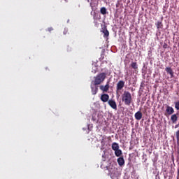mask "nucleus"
I'll return each mask as SVG.
<instances>
[{"label": "nucleus", "instance_id": "obj_19", "mask_svg": "<svg viewBox=\"0 0 179 179\" xmlns=\"http://www.w3.org/2000/svg\"><path fill=\"white\" fill-rule=\"evenodd\" d=\"M52 30H54V28H52V27L48 28V31H49L50 33H51V31H52Z\"/></svg>", "mask_w": 179, "mask_h": 179}, {"label": "nucleus", "instance_id": "obj_17", "mask_svg": "<svg viewBox=\"0 0 179 179\" xmlns=\"http://www.w3.org/2000/svg\"><path fill=\"white\" fill-rule=\"evenodd\" d=\"M100 12H101V15H106L107 9L106 8V7H102L100 10Z\"/></svg>", "mask_w": 179, "mask_h": 179}, {"label": "nucleus", "instance_id": "obj_8", "mask_svg": "<svg viewBox=\"0 0 179 179\" xmlns=\"http://www.w3.org/2000/svg\"><path fill=\"white\" fill-rule=\"evenodd\" d=\"M165 71L167 73H169L171 76V78L174 77V72L173 71V69H171V67H166L165 69Z\"/></svg>", "mask_w": 179, "mask_h": 179}, {"label": "nucleus", "instance_id": "obj_24", "mask_svg": "<svg viewBox=\"0 0 179 179\" xmlns=\"http://www.w3.org/2000/svg\"><path fill=\"white\" fill-rule=\"evenodd\" d=\"M66 1V2H68V1H66V0H65Z\"/></svg>", "mask_w": 179, "mask_h": 179}, {"label": "nucleus", "instance_id": "obj_12", "mask_svg": "<svg viewBox=\"0 0 179 179\" xmlns=\"http://www.w3.org/2000/svg\"><path fill=\"white\" fill-rule=\"evenodd\" d=\"M177 120H178V117H177L176 114H173L171 115V120L173 124H176V122H177Z\"/></svg>", "mask_w": 179, "mask_h": 179}, {"label": "nucleus", "instance_id": "obj_2", "mask_svg": "<svg viewBox=\"0 0 179 179\" xmlns=\"http://www.w3.org/2000/svg\"><path fill=\"white\" fill-rule=\"evenodd\" d=\"M106 78H107V74L106 73H100L96 76L94 77V86L101 85V83H103L104 80H106Z\"/></svg>", "mask_w": 179, "mask_h": 179}, {"label": "nucleus", "instance_id": "obj_14", "mask_svg": "<svg viewBox=\"0 0 179 179\" xmlns=\"http://www.w3.org/2000/svg\"><path fill=\"white\" fill-rule=\"evenodd\" d=\"M112 149L114 151L120 149V145L117 143H112Z\"/></svg>", "mask_w": 179, "mask_h": 179}, {"label": "nucleus", "instance_id": "obj_21", "mask_svg": "<svg viewBox=\"0 0 179 179\" xmlns=\"http://www.w3.org/2000/svg\"><path fill=\"white\" fill-rule=\"evenodd\" d=\"M167 47H168L167 43H164L163 48H167Z\"/></svg>", "mask_w": 179, "mask_h": 179}, {"label": "nucleus", "instance_id": "obj_22", "mask_svg": "<svg viewBox=\"0 0 179 179\" xmlns=\"http://www.w3.org/2000/svg\"><path fill=\"white\" fill-rule=\"evenodd\" d=\"M63 33H64V34H68V29H64Z\"/></svg>", "mask_w": 179, "mask_h": 179}, {"label": "nucleus", "instance_id": "obj_23", "mask_svg": "<svg viewBox=\"0 0 179 179\" xmlns=\"http://www.w3.org/2000/svg\"><path fill=\"white\" fill-rule=\"evenodd\" d=\"M178 177H179V169L178 170Z\"/></svg>", "mask_w": 179, "mask_h": 179}, {"label": "nucleus", "instance_id": "obj_9", "mask_svg": "<svg viewBox=\"0 0 179 179\" xmlns=\"http://www.w3.org/2000/svg\"><path fill=\"white\" fill-rule=\"evenodd\" d=\"M134 117L137 120V121H141V120H142V112H136L134 115Z\"/></svg>", "mask_w": 179, "mask_h": 179}, {"label": "nucleus", "instance_id": "obj_11", "mask_svg": "<svg viewBox=\"0 0 179 179\" xmlns=\"http://www.w3.org/2000/svg\"><path fill=\"white\" fill-rule=\"evenodd\" d=\"M91 89H92V94H97V92H99V88L97 87V86L93 87L91 86Z\"/></svg>", "mask_w": 179, "mask_h": 179}, {"label": "nucleus", "instance_id": "obj_4", "mask_svg": "<svg viewBox=\"0 0 179 179\" xmlns=\"http://www.w3.org/2000/svg\"><path fill=\"white\" fill-rule=\"evenodd\" d=\"M100 90L103 92V93H107L110 89V81H107L106 85H100L99 87Z\"/></svg>", "mask_w": 179, "mask_h": 179}, {"label": "nucleus", "instance_id": "obj_10", "mask_svg": "<svg viewBox=\"0 0 179 179\" xmlns=\"http://www.w3.org/2000/svg\"><path fill=\"white\" fill-rule=\"evenodd\" d=\"M117 163L119 166L122 167V166H124L125 164V160H124V157H120L117 159Z\"/></svg>", "mask_w": 179, "mask_h": 179}, {"label": "nucleus", "instance_id": "obj_5", "mask_svg": "<svg viewBox=\"0 0 179 179\" xmlns=\"http://www.w3.org/2000/svg\"><path fill=\"white\" fill-rule=\"evenodd\" d=\"M171 114H174V108L171 106H166L165 115H171Z\"/></svg>", "mask_w": 179, "mask_h": 179}, {"label": "nucleus", "instance_id": "obj_13", "mask_svg": "<svg viewBox=\"0 0 179 179\" xmlns=\"http://www.w3.org/2000/svg\"><path fill=\"white\" fill-rule=\"evenodd\" d=\"M130 66L131 68H132V69H134V71H136V69H138V63L135 62H131Z\"/></svg>", "mask_w": 179, "mask_h": 179}, {"label": "nucleus", "instance_id": "obj_3", "mask_svg": "<svg viewBox=\"0 0 179 179\" xmlns=\"http://www.w3.org/2000/svg\"><path fill=\"white\" fill-rule=\"evenodd\" d=\"M124 86H125V82H124L123 80L118 81L116 86L117 97H120V94H118V92L122 90Z\"/></svg>", "mask_w": 179, "mask_h": 179}, {"label": "nucleus", "instance_id": "obj_20", "mask_svg": "<svg viewBox=\"0 0 179 179\" xmlns=\"http://www.w3.org/2000/svg\"><path fill=\"white\" fill-rule=\"evenodd\" d=\"M176 138H177V141L179 140V130L178 131H176Z\"/></svg>", "mask_w": 179, "mask_h": 179}, {"label": "nucleus", "instance_id": "obj_1", "mask_svg": "<svg viewBox=\"0 0 179 179\" xmlns=\"http://www.w3.org/2000/svg\"><path fill=\"white\" fill-rule=\"evenodd\" d=\"M122 101L125 104V106H131L132 103V95L131 92L128 91H124L122 94Z\"/></svg>", "mask_w": 179, "mask_h": 179}, {"label": "nucleus", "instance_id": "obj_18", "mask_svg": "<svg viewBox=\"0 0 179 179\" xmlns=\"http://www.w3.org/2000/svg\"><path fill=\"white\" fill-rule=\"evenodd\" d=\"M157 29H163V24L162 23V22H157Z\"/></svg>", "mask_w": 179, "mask_h": 179}, {"label": "nucleus", "instance_id": "obj_6", "mask_svg": "<svg viewBox=\"0 0 179 179\" xmlns=\"http://www.w3.org/2000/svg\"><path fill=\"white\" fill-rule=\"evenodd\" d=\"M108 104L113 110H117V103L115 102V101H114L113 99H110L109 101H108Z\"/></svg>", "mask_w": 179, "mask_h": 179}, {"label": "nucleus", "instance_id": "obj_16", "mask_svg": "<svg viewBox=\"0 0 179 179\" xmlns=\"http://www.w3.org/2000/svg\"><path fill=\"white\" fill-rule=\"evenodd\" d=\"M103 33L104 34L103 37H108L110 36V32L106 28L103 30Z\"/></svg>", "mask_w": 179, "mask_h": 179}, {"label": "nucleus", "instance_id": "obj_7", "mask_svg": "<svg viewBox=\"0 0 179 179\" xmlns=\"http://www.w3.org/2000/svg\"><path fill=\"white\" fill-rule=\"evenodd\" d=\"M108 99H110V96L107 94H103L101 96V100L103 103H107V101H108Z\"/></svg>", "mask_w": 179, "mask_h": 179}, {"label": "nucleus", "instance_id": "obj_25", "mask_svg": "<svg viewBox=\"0 0 179 179\" xmlns=\"http://www.w3.org/2000/svg\"><path fill=\"white\" fill-rule=\"evenodd\" d=\"M178 46H179V43H178Z\"/></svg>", "mask_w": 179, "mask_h": 179}, {"label": "nucleus", "instance_id": "obj_15", "mask_svg": "<svg viewBox=\"0 0 179 179\" xmlns=\"http://www.w3.org/2000/svg\"><path fill=\"white\" fill-rule=\"evenodd\" d=\"M115 155L117 157H120L121 155H122V151L118 148L117 150H115Z\"/></svg>", "mask_w": 179, "mask_h": 179}]
</instances>
